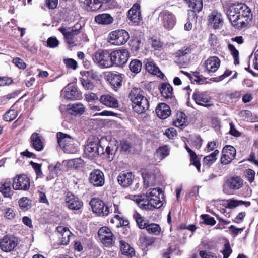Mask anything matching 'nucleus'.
I'll list each match as a JSON object with an SVG mask.
<instances>
[{
    "label": "nucleus",
    "mask_w": 258,
    "mask_h": 258,
    "mask_svg": "<svg viewBox=\"0 0 258 258\" xmlns=\"http://www.w3.org/2000/svg\"><path fill=\"white\" fill-rule=\"evenodd\" d=\"M129 98L133 103V109L137 113H143L148 109L149 101L140 88H133L130 92Z\"/></svg>",
    "instance_id": "f257e3e1"
},
{
    "label": "nucleus",
    "mask_w": 258,
    "mask_h": 258,
    "mask_svg": "<svg viewBox=\"0 0 258 258\" xmlns=\"http://www.w3.org/2000/svg\"><path fill=\"white\" fill-rule=\"evenodd\" d=\"M103 140L99 141L98 139L88 140L84 148V154L88 158H93L104 153V149L101 145Z\"/></svg>",
    "instance_id": "f03ea898"
},
{
    "label": "nucleus",
    "mask_w": 258,
    "mask_h": 258,
    "mask_svg": "<svg viewBox=\"0 0 258 258\" xmlns=\"http://www.w3.org/2000/svg\"><path fill=\"white\" fill-rule=\"evenodd\" d=\"M243 180L238 176L227 177L223 185V191L228 195H232L233 191L243 187Z\"/></svg>",
    "instance_id": "7ed1b4c3"
},
{
    "label": "nucleus",
    "mask_w": 258,
    "mask_h": 258,
    "mask_svg": "<svg viewBox=\"0 0 258 258\" xmlns=\"http://www.w3.org/2000/svg\"><path fill=\"white\" fill-rule=\"evenodd\" d=\"M133 217L140 229H146L149 233L155 235H158L161 231V228L158 224L155 223L148 224L145 222L142 216L137 211L134 212Z\"/></svg>",
    "instance_id": "20e7f679"
},
{
    "label": "nucleus",
    "mask_w": 258,
    "mask_h": 258,
    "mask_svg": "<svg viewBox=\"0 0 258 258\" xmlns=\"http://www.w3.org/2000/svg\"><path fill=\"white\" fill-rule=\"evenodd\" d=\"M242 6H246V5L241 3L232 4L227 11V15L229 21L234 27L238 25L237 22L239 19V15H241V13L244 11V7Z\"/></svg>",
    "instance_id": "39448f33"
},
{
    "label": "nucleus",
    "mask_w": 258,
    "mask_h": 258,
    "mask_svg": "<svg viewBox=\"0 0 258 258\" xmlns=\"http://www.w3.org/2000/svg\"><path fill=\"white\" fill-rule=\"evenodd\" d=\"M111 53L107 50H98L96 52L93 59L99 66L109 68L113 66Z\"/></svg>",
    "instance_id": "423d86ee"
},
{
    "label": "nucleus",
    "mask_w": 258,
    "mask_h": 258,
    "mask_svg": "<svg viewBox=\"0 0 258 258\" xmlns=\"http://www.w3.org/2000/svg\"><path fill=\"white\" fill-rule=\"evenodd\" d=\"M128 33L124 30H117L109 35L110 42L113 45H120L125 43L129 39Z\"/></svg>",
    "instance_id": "0eeeda50"
},
{
    "label": "nucleus",
    "mask_w": 258,
    "mask_h": 258,
    "mask_svg": "<svg viewBox=\"0 0 258 258\" xmlns=\"http://www.w3.org/2000/svg\"><path fill=\"white\" fill-rule=\"evenodd\" d=\"M158 20L163 27L168 30L172 29L176 23L175 15L168 10H163L160 13Z\"/></svg>",
    "instance_id": "6e6552de"
},
{
    "label": "nucleus",
    "mask_w": 258,
    "mask_h": 258,
    "mask_svg": "<svg viewBox=\"0 0 258 258\" xmlns=\"http://www.w3.org/2000/svg\"><path fill=\"white\" fill-rule=\"evenodd\" d=\"M98 237L106 247H110L115 242V238L111 230L107 227H101L98 232Z\"/></svg>",
    "instance_id": "1a4fd4ad"
},
{
    "label": "nucleus",
    "mask_w": 258,
    "mask_h": 258,
    "mask_svg": "<svg viewBox=\"0 0 258 258\" xmlns=\"http://www.w3.org/2000/svg\"><path fill=\"white\" fill-rule=\"evenodd\" d=\"M113 65L121 67L125 64L129 57V52L126 49H122L111 53Z\"/></svg>",
    "instance_id": "9d476101"
},
{
    "label": "nucleus",
    "mask_w": 258,
    "mask_h": 258,
    "mask_svg": "<svg viewBox=\"0 0 258 258\" xmlns=\"http://www.w3.org/2000/svg\"><path fill=\"white\" fill-rule=\"evenodd\" d=\"M18 244V238L12 235H6L0 239V248L5 252L14 250Z\"/></svg>",
    "instance_id": "9b49d317"
},
{
    "label": "nucleus",
    "mask_w": 258,
    "mask_h": 258,
    "mask_svg": "<svg viewBox=\"0 0 258 258\" xmlns=\"http://www.w3.org/2000/svg\"><path fill=\"white\" fill-rule=\"evenodd\" d=\"M30 179L25 174L17 175L13 179L14 190H28L30 188Z\"/></svg>",
    "instance_id": "f8f14e48"
},
{
    "label": "nucleus",
    "mask_w": 258,
    "mask_h": 258,
    "mask_svg": "<svg viewBox=\"0 0 258 258\" xmlns=\"http://www.w3.org/2000/svg\"><path fill=\"white\" fill-rule=\"evenodd\" d=\"M61 97L68 100H77L80 98L81 95L75 84L73 82L66 86L61 92Z\"/></svg>",
    "instance_id": "ddd939ff"
},
{
    "label": "nucleus",
    "mask_w": 258,
    "mask_h": 258,
    "mask_svg": "<svg viewBox=\"0 0 258 258\" xmlns=\"http://www.w3.org/2000/svg\"><path fill=\"white\" fill-rule=\"evenodd\" d=\"M93 212L100 216H106L112 212L110 207H106L104 211L101 210L105 206V203L101 200L97 198H92L90 202Z\"/></svg>",
    "instance_id": "4468645a"
},
{
    "label": "nucleus",
    "mask_w": 258,
    "mask_h": 258,
    "mask_svg": "<svg viewBox=\"0 0 258 258\" xmlns=\"http://www.w3.org/2000/svg\"><path fill=\"white\" fill-rule=\"evenodd\" d=\"M59 30L64 35L68 44L72 45L77 44V36L80 33L79 29L61 27Z\"/></svg>",
    "instance_id": "2eb2a0df"
},
{
    "label": "nucleus",
    "mask_w": 258,
    "mask_h": 258,
    "mask_svg": "<svg viewBox=\"0 0 258 258\" xmlns=\"http://www.w3.org/2000/svg\"><path fill=\"white\" fill-rule=\"evenodd\" d=\"M244 7V11L241 13V15H239V19L237 22L238 25L235 27L237 28H242L246 27L249 24L252 20V14L250 8L246 5Z\"/></svg>",
    "instance_id": "dca6fc26"
},
{
    "label": "nucleus",
    "mask_w": 258,
    "mask_h": 258,
    "mask_svg": "<svg viewBox=\"0 0 258 258\" xmlns=\"http://www.w3.org/2000/svg\"><path fill=\"white\" fill-rule=\"evenodd\" d=\"M128 18L133 25L137 26L141 23L142 18L140 11V5L136 3L128 11Z\"/></svg>",
    "instance_id": "f3484780"
},
{
    "label": "nucleus",
    "mask_w": 258,
    "mask_h": 258,
    "mask_svg": "<svg viewBox=\"0 0 258 258\" xmlns=\"http://www.w3.org/2000/svg\"><path fill=\"white\" fill-rule=\"evenodd\" d=\"M236 155V149L231 146H225L222 150V155L221 158V163L226 165L231 162Z\"/></svg>",
    "instance_id": "a211bd4d"
},
{
    "label": "nucleus",
    "mask_w": 258,
    "mask_h": 258,
    "mask_svg": "<svg viewBox=\"0 0 258 258\" xmlns=\"http://www.w3.org/2000/svg\"><path fill=\"white\" fill-rule=\"evenodd\" d=\"M89 182L94 186H102L105 182L103 173L100 170H94L90 173Z\"/></svg>",
    "instance_id": "6ab92c4d"
},
{
    "label": "nucleus",
    "mask_w": 258,
    "mask_h": 258,
    "mask_svg": "<svg viewBox=\"0 0 258 258\" xmlns=\"http://www.w3.org/2000/svg\"><path fill=\"white\" fill-rule=\"evenodd\" d=\"M65 201L67 206L70 209L79 210L83 206V202L70 192L67 193Z\"/></svg>",
    "instance_id": "aec40b11"
},
{
    "label": "nucleus",
    "mask_w": 258,
    "mask_h": 258,
    "mask_svg": "<svg viewBox=\"0 0 258 258\" xmlns=\"http://www.w3.org/2000/svg\"><path fill=\"white\" fill-rule=\"evenodd\" d=\"M160 196H158L154 198H147L145 200L146 204H142V209L146 210H153L154 208H159L162 206Z\"/></svg>",
    "instance_id": "412c9836"
},
{
    "label": "nucleus",
    "mask_w": 258,
    "mask_h": 258,
    "mask_svg": "<svg viewBox=\"0 0 258 258\" xmlns=\"http://www.w3.org/2000/svg\"><path fill=\"white\" fill-rule=\"evenodd\" d=\"M11 185H12V183L9 179L0 182V192L5 198L12 199L14 192L11 189Z\"/></svg>",
    "instance_id": "4be33fe9"
},
{
    "label": "nucleus",
    "mask_w": 258,
    "mask_h": 258,
    "mask_svg": "<svg viewBox=\"0 0 258 258\" xmlns=\"http://www.w3.org/2000/svg\"><path fill=\"white\" fill-rule=\"evenodd\" d=\"M133 177L132 173L122 172L117 177L118 182L121 186L126 187L132 184Z\"/></svg>",
    "instance_id": "5701e85b"
},
{
    "label": "nucleus",
    "mask_w": 258,
    "mask_h": 258,
    "mask_svg": "<svg viewBox=\"0 0 258 258\" xmlns=\"http://www.w3.org/2000/svg\"><path fill=\"white\" fill-rule=\"evenodd\" d=\"M205 65L207 71L209 72H214L220 67V60L216 56H212L205 61Z\"/></svg>",
    "instance_id": "b1692460"
},
{
    "label": "nucleus",
    "mask_w": 258,
    "mask_h": 258,
    "mask_svg": "<svg viewBox=\"0 0 258 258\" xmlns=\"http://www.w3.org/2000/svg\"><path fill=\"white\" fill-rule=\"evenodd\" d=\"M120 246L121 253L127 258H137L134 249L127 243L121 240L120 241Z\"/></svg>",
    "instance_id": "393cba45"
},
{
    "label": "nucleus",
    "mask_w": 258,
    "mask_h": 258,
    "mask_svg": "<svg viewBox=\"0 0 258 258\" xmlns=\"http://www.w3.org/2000/svg\"><path fill=\"white\" fill-rule=\"evenodd\" d=\"M156 112L161 119H166L171 114V110L168 105L162 103L158 105L156 108Z\"/></svg>",
    "instance_id": "a878e982"
},
{
    "label": "nucleus",
    "mask_w": 258,
    "mask_h": 258,
    "mask_svg": "<svg viewBox=\"0 0 258 258\" xmlns=\"http://www.w3.org/2000/svg\"><path fill=\"white\" fill-rule=\"evenodd\" d=\"M146 69L151 74L158 76L160 79H163L164 74L156 66L154 62L151 60H147Z\"/></svg>",
    "instance_id": "bb28decb"
},
{
    "label": "nucleus",
    "mask_w": 258,
    "mask_h": 258,
    "mask_svg": "<svg viewBox=\"0 0 258 258\" xmlns=\"http://www.w3.org/2000/svg\"><path fill=\"white\" fill-rule=\"evenodd\" d=\"M192 98L196 103L200 105L208 107L213 105V103H208L210 99L209 97L199 92L194 93Z\"/></svg>",
    "instance_id": "cd10ccee"
},
{
    "label": "nucleus",
    "mask_w": 258,
    "mask_h": 258,
    "mask_svg": "<svg viewBox=\"0 0 258 258\" xmlns=\"http://www.w3.org/2000/svg\"><path fill=\"white\" fill-rule=\"evenodd\" d=\"M113 17L108 13L100 14L95 17V21L101 25H110L113 23Z\"/></svg>",
    "instance_id": "c85d7f7f"
},
{
    "label": "nucleus",
    "mask_w": 258,
    "mask_h": 258,
    "mask_svg": "<svg viewBox=\"0 0 258 258\" xmlns=\"http://www.w3.org/2000/svg\"><path fill=\"white\" fill-rule=\"evenodd\" d=\"M69 114L73 116L82 115L85 112V107L81 103L69 104L67 107Z\"/></svg>",
    "instance_id": "c756f323"
},
{
    "label": "nucleus",
    "mask_w": 258,
    "mask_h": 258,
    "mask_svg": "<svg viewBox=\"0 0 258 258\" xmlns=\"http://www.w3.org/2000/svg\"><path fill=\"white\" fill-rule=\"evenodd\" d=\"M99 100L103 104L109 107L116 108L118 105L117 100L109 95H101Z\"/></svg>",
    "instance_id": "7c9ffc66"
},
{
    "label": "nucleus",
    "mask_w": 258,
    "mask_h": 258,
    "mask_svg": "<svg viewBox=\"0 0 258 258\" xmlns=\"http://www.w3.org/2000/svg\"><path fill=\"white\" fill-rule=\"evenodd\" d=\"M209 22L214 28H219L222 23L221 14L217 12H213L209 16Z\"/></svg>",
    "instance_id": "2f4dec72"
},
{
    "label": "nucleus",
    "mask_w": 258,
    "mask_h": 258,
    "mask_svg": "<svg viewBox=\"0 0 258 258\" xmlns=\"http://www.w3.org/2000/svg\"><path fill=\"white\" fill-rule=\"evenodd\" d=\"M161 95L166 99L171 98L173 96V88L167 82L163 83L159 87Z\"/></svg>",
    "instance_id": "473e14b6"
},
{
    "label": "nucleus",
    "mask_w": 258,
    "mask_h": 258,
    "mask_svg": "<svg viewBox=\"0 0 258 258\" xmlns=\"http://www.w3.org/2000/svg\"><path fill=\"white\" fill-rule=\"evenodd\" d=\"M30 140L33 148L36 150L40 151L43 149L44 146L43 143L38 133H33L31 136Z\"/></svg>",
    "instance_id": "72a5a7b5"
},
{
    "label": "nucleus",
    "mask_w": 258,
    "mask_h": 258,
    "mask_svg": "<svg viewBox=\"0 0 258 258\" xmlns=\"http://www.w3.org/2000/svg\"><path fill=\"white\" fill-rule=\"evenodd\" d=\"M187 121L186 115L183 112H178L176 115V118L174 122V125L176 127L183 128L187 125Z\"/></svg>",
    "instance_id": "f704fd0d"
},
{
    "label": "nucleus",
    "mask_w": 258,
    "mask_h": 258,
    "mask_svg": "<svg viewBox=\"0 0 258 258\" xmlns=\"http://www.w3.org/2000/svg\"><path fill=\"white\" fill-rule=\"evenodd\" d=\"M62 165L60 163L57 162L55 165H49L48 167L49 171V175L47 177V180H50L57 176L58 173L61 170Z\"/></svg>",
    "instance_id": "c9c22d12"
},
{
    "label": "nucleus",
    "mask_w": 258,
    "mask_h": 258,
    "mask_svg": "<svg viewBox=\"0 0 258 258\" xmlns=\"http://www.w3.org/2000/svg\"><path fill=\"white\" fill-rule=\"evenodd\" d=\"M115 141H113V143L111 142L108 143V145L106 147L104 153L102 154L105 156L109 160L111 161L113 159L114 155L117 149V147L114 143Z\"/></svg>",
    "instance_id": "e433bc0d"
},
{
    "label": "nucleus",
    "mask_w": 258,
    "mask_h": 258,
    "mask_svg": "<svg viewBox=\"0 0 258 258\" xmlns=\"http://www.w3.org/2000/svg\"><path fill=\"white\" fill-rule=\"evenodd\" d=\"M57 142L61 148L69 144L68 143H73V140L70 136L61 132L57 134Z\"/></svg>",
    "instance_id": "4c0bfd02"
},
{
    "label": "nucleus",
    "mask_w": 258,
    "mask_h": 258,
    "mask_svg": "<svg viewBox=\"0 0 258 258\" xmlns=\"http://www.w3.org/2000/svg\"><path fill=\"white\" fill-rule=\"evenodd\" d=\"M188 7L193 9L192 12H200L203 6L202 0H184Z\"/></svg>",
    "instance_id": "58836bf2"
},
{
    "label": "nucleus",
    "mask_w": 258,
    "mask_h": 258,
    "mask_svg": "<svg viewBox=\"0 0 258 258\" xmlns=\"http://www.w3.org/2000/svg\"><path fill=\"white\" fill-rule=\"evenodd\" d=\"M219 153L218 150H215L210 155L205 156L203 159L204 165L208 167L210 166L217 160L216 156Z\"/></svg>",
    "instance_id": "ea45409f"
},
{
    "label": "nucleus",
    "mask_w": 258,
    "mask_h": 258,
    "mask_svg": "<svg viewBox=\"0 0 258 258\" xmlns=\"http://www.w3.org/2000/svg\"><path fill=\"white\" fill-rule=\"evenodd\" d=\"M240 205H244L245 207H248L250 206L251 203L249 201L230 199L228 201L227 207L233 209Z\"/></svg>",
    "instance_id": "a19ab883"
},
{
    "label": "nucleus",
    "mask_w": 258,
    "mask_h": 258,
    "mask_svg": "<svg viewBox=\"0 0 258 258\" xmlns=\"http://www.w3.org/2000/svg\"><path fill=\"white\" fill-rule=\"evenodd\" d=\"M19 206L23 211H27L31 207V201L26 197L21 198L19 201Z\"/></svg>",
    "instance_id": "79ce46f5"
},
{
    "label": "nucleus",
    "mask_w": 258,
    "mask_h": 258,
    "mask_svg": "<svg viewBox=\"0 0 258 258\" xmlns=\"http://www.w3.org/2000/svg\"><path fill=\"white\" fill-rule=\"evenodd\" d=\"M57 230L59 233L61 234L62 239H64L62 242H64L65 244L69 242L70 234L71 233L70 230L68 228L62 226L58 227Z\"/></svg>",
    "instance_id": "37998d69"
},
{
    "label": "nucleus",
    "mask_w": 258,
    "mask_h": 258,
    "mask_svg": "<svg viewBox=\"0 0 258 258\" xmlns=\"http://www.w3.org/2000/svg\"><path fill=\"white\" fill-rule=\"evenodd\" d=\"M142 68V62L139 60L135 59L132 61L130 63V70L135 73H139Z\"/></svg>",
    "instance_id": "c03bdc74"
},
{
    "label": "nucleus",
    "mask_w": 258,
    "mask_h": 258,
    "mask_svg": "<svg viewBox=\"0 0 258 258\" xmlns=\"http://www.w3.org/2000/svg\"><path fill=\"white\" fill-rule=\"evenodd\" d=\"M169 154V150L167 146H164L158 149L156 153V156L159 157L160 160H162Z\"/></svg>",
    "instance_id": "a18cd8bd"
},
{
    "label": "nucleus",
    "mask_w": 258,
    "mask_h": 258,
    "mask_svg": "<svg viewBox=\"0 0 258 258\" xmlns=\"http://www.w3.org/2000/svg\"><path fill=\"white\" fill-rule=\"evenodd\" d=\"M67 164L69 166L77 169L82 166L83 161L81 158H75L68 160Z\"/></svg>",
    "instance_id": "49530a36"
},
{
    "label": "nucleus",
    "mask_w": 258,
    "mask_h": 258,
    "mask_svg": "<svg viewBox=\"0 0 258 258\" xmlns=\"http://www.w3.org/2000/svg\"><path fill=\"white\" fill-rule=\"evenodd\" d=\"M155 182V176L153 174H146L144 177V185L148 187L150 185H153Z\"/></svg>",
    "instance_id": "de8ad7c7"
},
{
    "label": "nucleus",
    "mask_w": 258,
    "mask_h": 258,
    "mask_svg": "<svg viewBox=\"0 0 258 258\" xmlns=\"http://www.w3.org/2000/svg\"><path fill=\"white\" fill-rule=\"evenodd\" d=\"M17 116V111L14 109L8 110L3 116V119L6 121H11Z\"/></svg>",
    "instance_id": "09e8293b"
},
{
    "label": "nucleus",
    "mask_w": 258,
    "mask_h": 258,
    "mask_svg": "<svg viewBox=\"0 0 258 258\" xmlns=\"http://www.w3.org/2000/svg\"><path fill=\"white\" fill-rule=\"evenodd\" d=\"M145 196H146V200H147V198L150 199V198H154L158 196H162L163 195L162 194V190L160 188H154L150 189Z\"/></svg>",
    "instance_id": "8fccbe9b"
},
{
    "label": "nucleus",
    "mask_w": 258,
    "mask_h": 258,
    "mask_svg": "<svg viewBox=\"0 0 258 258\" xmlns=\"http://www.w3.org/2000/svg\"><path fill=\"white\" fill-rule=\"evenodd\" d=\"M201 218L203 220L202 223L208 225L213 226L216 223L214 218L208 214H202L201 215Z\"/></svg>",
    "instance_id": "3c124183"
},
{
    "label": "nucleus",
    "mask_w": 258,
    "mask_h": 258,
    "mask_svg": "<svg viewBox=\"0 0 258 258\" xmlns=\"http://www.w3.org/2000/svg\"><path fill=\"white\" fill-rule=\"evenodd\" d=\"M151 45L152 48L155 50L160 51L162 49L163 47V43L159 39H152L151 40Z\"/></svg>",
    "instance_id": "603ef678"
},
{
    "label": "nucleus",
    "mask_w": 258,
    "mask_h": 258,
    "mask_svg": "<svg viewBox=\"0 0 258 258\" xmlns=\"http://www.w3.org/2000/svg\"><path fill=\"white\" fill-rule=\"evenodd\" d=\"M228 49L230 50L231 54L233 55L234 60V63L235 64H237L239 63L238 61V56H239V52L235 48L234 46L231 44H228Z\"/></svg>",
    "instance_id": "864d4df0"
},
{
    "label": "nucleus",
    "mask_w": 258,
    "mask_h": 258,
    "mask_svg": "<svg viewBox=\"0 0 258 258\" xmlns=\"http://www.w3.org/2000/svg\"><path fill=\"white\" fill-rule=\"evenodd\" d=\"M105 77L107 81H121L122 80L120 75L110 72L106 73Z\"/></svg>",
    "instance_id": "5fc2aeb1"
},
{
    "label": "nucleus",
    "mask_w": 258,
    "mask_h": 258,
    "mask_svg": "<svg viewBox=\"0 0 258 258\" xmlns=\"http://www.w3.org/2000/svg\"><path fill=\"white\" fill-rule=\"evenodd\" d=\"M146 196L145 195H133L132 196V200L137 203L139 207L142 209V204H146L145 203V198Z\"/></svg>",
    "instance_id": "6e6d98bb"
},
{
    "label": "nucleus",
    "mask_w": 258,
    "mask_h": 258,
    "mask_svg": "<svg viewBox=\"0 0 258 258\" xmlns=\"http://www.w3.org/2000/svg\"><path fill=\"white\" fill-rule=\"evenodd\" d=\"M85 75L87 77V81H90L91 80H99V76L96 72L93 71H87L85 73Z\"/></svg>",
    "instance_id": "4d7b16f0"
},
{
    "label": "nucleus",
    "mask_w": 258,
    "mask_h": 258,
    "mask_svg": "<svg viewBox=\"0 0 258 258\" xmlns=\"http://www.w3.org/2000/svg\"><path fill=\"white\" fill-rule=\"evenodd\" d=\"M67 145L62 147L64 152L67 153H74L77 151V147L74 146L73 143H68Z\"/></svg>",
    "instance_id": "13d9d810"
},
{
    "label": "nucleus",
    "mask_w": 258,
    "mask_h": 258,
    "mask_svg": "<svg viewBox=\"0 0 258 258\" xmlns=\"http://www.w3.org/2000/svg\"><path fill=\"white\" fill-rule=\"evenodd\" d=\"M232 251V250L229 243H225L224 245L223 249L221 250V252L223 254V258H228Z\"/></svg>",
    "instance_id": "bf43d9fd"
},
{
    "label": "nucleus",
    "mask_w": 258,
    "mask_h": 258,
    "mask_svg": "<svg viewBox=\"0 0 258 258\" xmlns=\"http://www.w3.org/2000/svg\"><path fill=\"white\" fill-rule=\"evenodd\" d=\"M30 163L34 169L36 175L39 177L41 176L42 175L41 164L35 163L33 161H31Z\"/></svg>",
    "instance_id": "052dcab7"
},
{
    "label": "nucleus",
    "mask_w": 258,
    "mask_h": 258,
    "mask_svg": "<svg viewBox=\"0 0 258 258\" xmlns=\"http://www.w3.org/2000/svg\"><path fill=\"white\" fill-rule=\"evenodd\" d=\"M59 44V41L55 37H49L47 41V45L50 48H55Z\"/></svg>",
    "instance_id": "680f3d73"
},
{
    "label": "nucleus",
    "mask_w": 258,
    "mask_h": 258,
    "mask_svg": "<svg viewBox=\"0 0 258 258\" xmlns=\"http://www.w3.org/2000/svg\"><path fill=\"white\" fill-rule=\"evenodd\" d=\"M177 63L180 65L181 67H184L189 62L188 58L182 53V55H180L177 60Z\"/></svg>",
    "instance_id": "e2e57ef3"
},
{
    "label": "nucleus",
    "mask_w": 258,
    "mask_h": 258,
    "mask_svg": "<svg viewBox=\"0 0 258 258\" xmlns=\"http://www.w3.org/2000/svg\"><path fill=\"white\" fill-rule=\"evenodd\" d=\"M199 254L201 258H217L216 254L210 251L201 250Z\"/></svg>",
    "instance_id": "0e129e2a"
},
{
    "label": "nucleus",
    "mask_w": 258,
    "mask_h": 258,
    "mask_svg": "<svg viewBox=\"0 0 258 258\" xmlns=\"http://www.w3.org/2000/svg\"><path fill=\"white\" fill-rule=\"evenodd\" d=\"M5 217L8 219L12 220L13 219L15 216V214L13 210L11 208H7L5 210Z\"/></svg>",
    "instance_id": "69168bd1"
},
{
    "label": "nucleus",
    "mask_w": 258,
    "mask_h": 258,
    "mask_svg": "<svg viewBox=\"0 0 258 258\" xmlns=\"http://www.w3.org/2000/svg\"><path fill=\"white\" fill-rule=\"evenodd\" d=\"M252 113L249 110H242L238 113L239 116L243 120H248Z\"/></svg>",
    "instance_id": "338daca9"
},
{
    "label": "nucleus",
    "mask_w": 258,
    "mask_h": 258,
    "mask_svg": "<svg viewBox=\"0 0 258 258\" xmlns=\"http://www.w3.org/2000/svg\"><path fill=\"white\" fill-rule=\"evenodd\" d=\"M121 150L124 152H129L132 148V144L127 141H122L120 143Z\"/></svg>",
    "instance_id": "774afa93"
}]
</instances>
